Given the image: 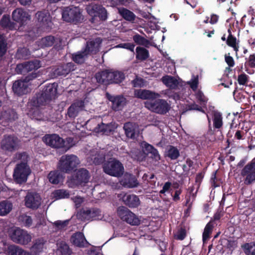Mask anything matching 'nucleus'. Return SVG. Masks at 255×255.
<instances>
[{
	"instance_id": "51",
	"label": "nucleus",
	"mask_w": 255,
	"mask_h": 255,
	"mask_svg": "<svg viewBox=\"0 0 255 255\" xmlns=\"http://www.w3.org/2000/svg\"><path fill=\"white\" fill-rule=\"evenodd\" d=\"M245 67H249L251 68H255V54H250L248 58H246Z\"/></svg>"
},
{
	"instance_id": "41",
	"label": "nucleus",
	"mask_w": 255,
	"mask_h": 255,
	"mask_svg": "<svg viewBox=\"0 0 255 255\" xmlns=\"http://www.w3.org/2000/svg\"><path fill=\"white\" fill-rule=\"evenodd\" d=\"M44 240L43 238L38 239L35 240V242L31 247V250L35 254H38L42 251L44 245Z\"/></svg>"
},
{
	"instance_id": "58",
	"label": "nucleus",
	"mask_w": 255,
	"mask_h": 255,
	"mask_svg": "<svg viewBox=\"0 0 255 255\" xmlns=\"http://www.w3.org/2000/svg\"><path fill=\"white\" fill-rule=\"evenodd\" d=\"M190 88L194 91L197 89L198 85V76H196L191 79V81L188 82Z\"/></svg>"
},
{
	"instance_id": "35",
	"label": "nucleus",
	"mask_w": 255,
	"mask_h": 255,
	"mask_svg": "<svg viewBox=\"0 0 255 255\" xmlns=\"http://www.w3.org/2000/svg\"><path fill=\"white\" fill-rule=\"evenodd\" d=\"M88 54L84 49L73 53L72 55V58L73 61L77 64L83 63L87 58Z\"/></svg>"
},
{
	"instance_id": "38",
	"label": "nucleus",
	"mask_w": 255,
	"mask_h": 255,
	"mask_svg": "<svg viewBox=\"0 0 255 255\" xmlns=\"http://www.w3.org/2000/svg\"><path fill=\"white\" fill-rule=\"evenodd\" d=\"M12 204L7 200L0 202V216H3L8 214L12 210Z\"/></svg>"
},
{
	"instance_id": "6",
	"label": "nucleus",
	"mask_w": 255,
	"mask_h": 255,
	"mask_svg": "<svg viewBox=\"0 0 255 255\" xmlns=\"http://www.w3.org/2000/svg\"><path fill=\"white\" fill-rule=\"evenodd\" d=\"M145 107L158 114L165 115L169 112L170 106L167 101L163 99H156L144 103Z\"/></svg>"
},
{
	"instance_id": "1",
	"label": "nucleus",
	"mask_w": 255,
	"mask_h": 255,
	"mask_svg": "<svg viewBox=\"0 0 255 255\" xmlns=\"http://www.w3.org/2000/svg\"><path fill=\"white\" fill-rule=\"evenodd\" d=\"M57 87V85L55 83L49 84L45 86L42 92L37 93L31 99L30 102L31 106L38 108L49 103L56 97Z\"/></svg>"
},
{
	"instance_id": "18",
	"label": "nucleus",
	"mask_w": 255,
	"mask_h": 255,
	"mask_svg": "<svg viewBox=\"0 0 255 255\" xmlns=\"http://www.w3.org/2000/svg\"><path fill=\"white\" fill-rule=\"evenodd\" d=\"M17 23L19 24L17 30L23 31V28L30 19V15L22 8H17Z\"/></svg>"
},
{
	"instance_id": "62",
	"label": "nucleus",
	"mask_w": 255,
	"mask_h": 255,
	"mask_svg": "<svg viewBox=\"0 0 255 255\" xmlns=\"http://www.w3.org/2000/svg\"><path fill=\"white\" fill-rule=\"evenodd\" d=\"M171 186V183L168 181L163 185L162 189L160 191L159 193L161 194H164L166 191H168Z\"/></svg>"
},
{
	"instance_id": "56",
	"label": "nucleus",
	"mask_w": 255,
	"mask_h": 255,
	"mask_svg": "<svg viewBox=\"0 0 255 255\" xmlns=\"http://www.w3.org/2000/svg\"><path fill=\"white\" fill-rule=\"evenodd\" d=\"M186 236V230L184 228H180L177 233L175 238L179 240H183Z\"/></svg>"
},
{
	"instance_id": "42",
	"label": "nucleus",
	"mask_w": 255,
	"mask_h": 255,
	"mask_svg": "<svg viewBox=\"0 0 255 255\" xmlns=\"http://www.w3.org/2000/svg\"><path fill=\"white\" fill-rule=\"evenodd\" d=\"M133 40L137 45L147 46L149 44L148 40L136 33L133 36Z\"/></svg>"
},
{
	"instance_id": "48",
	"label": "nucleus",
	"mask_w": 255,
	"mask_h": 255,
	"mask_svg": "<svg viewBox=\"0 0 255 255\" xmlns=\"http://www.w3.org/2000/svg\"><path fill=\"white\" fill-rule=\"evenodd\" d=\"M7 51V43L4 37L0 34V58L3 57Z\"/></svg>"
},
{
	"instance_id": "16",
	"label": "nucleus",
	"mask_w": 255,
	"mask_h": 255,
	"mask_svg": "<svg viewBox=\"0 0 255 255\" xmlns=\"http://www.w3.org/2000/svg\"><path fill=\"white\" fill-rule=\"evenodd\" d=\"M40 196L36 193L28 192L25 197V205L26 207L37 209L41 204Z\"/></svg>"
},
{
	"instance_id": "52",
	"label": "nucleus",
	"mask_w": 255,
	"mask_h": 255,
	"mask_svg": "<svg viewBox=\"0 0 255 255\" xmlns=\"http://www.w3.org/2000/svg\"><path fill=\"white\" fill-rule=\"evenodd\" d=\"M59 250L62 255H70L72 252L69 246L65 243L60 244Z\"/></svg>"
},
{
	"instance_id": "46",
	"label": "nucleus",
	"mask_w": 255,
	"mask_h": 255,
	"mask_svg": "<svg viewBox=\"0 0 255 255\" xmlns=\"http://www.w3.org/2000/svg\"><path fill=\"white\" fill-rule=\"evenodd\" d=\"M64 64L59 65L54 71V74L57 76H66L69 73V69Z\"/></svg>"
},
{
	"instance_id": "28",
	"label": "nucleus",
	"mask_w": 255,
	"mask_h": 255,
	"mask_svg": "<svg viewBox=\"0 0 255 255\" xmlns=\"http://www.w3.org/2000/svg\"><path fill=\"white\" fill-rule=\"evenodd\" d=\"M18 225L21 227L29 228L33 224L32 217L26 213H22L17 218Z\"/></svg>"
},
{
	"instance_id": "11",
	"label": "nucleus",
	"mask_w": 255,
	"mask_h": 255,
	"mask_svg": "<svg viewBox=\"0 0 255 255\" xmlns=\"http://www.w3.org/2000/svg\"><path fill=\"white\" fill-rule=\"evenodd\" d=\"M118 214L122 220L132 226H138L140 223L138 217L126 207L120 208L118 209Z\"/></svg>"
},
{
	"instance_id": "31",
	"label": "nucleus",
	"mask_w": 255,
	"mask_h": 255,
	"mask_svg": "<svg viewBox=\"0 0 255 255\" xmlns=\"http://www.w3.org/2000/svg\"><path fill=\"white\" fill-rule=\"evenodd\" d=\"M110 84H120L125 79V75L124 72L119 71H111Z\"/></svg>"
},
{
	"instance_id": "25",
	"label": "nucleus",
	"mask_w": 255,
	"mask_h": 255,
	"mask_svg": "<svg viewBox=\"0 0 255 255\" xmlns=\"http://www.w3.org/2000/svg\"><path fill=\"white\" fill-rule=\"evenodd\" d=\"M16 146V139L11 136H5L1 142V147L2 149L11 151Z\"/></svg>"
},
{
	"instance_id": "50",
	"label": "nucleus",
	"mask_w": 255,
	"mask_h": 255,
	"mask_svg": "<svg viewBox=\"0 0 255 255\" xmlns=\"http://www.w3.org/2000/svg\"><path fill=\"white\" fill-rule=\"evenodd\" d=\"M131 83L133 87L141 88L144 86L145 80L143 78L136 76L135 78L131 81Z\"/></svg>"
},
{
	"instance_id": "4",
	"label": "nucleus",
	"mask_w": 255,
	"mask_h": 255,
	"mask_svg": "<svg viewBox=\"0 0 255 255\" xmlns=\"http://www.w3.org/2000/svg\"><path fill=\"white\" fill-rule=\"evenodd\" d=\"M90 175L89 171L82 168L79 169L68 180L69 186L74 188L79 186H84L89 182Z\"/></svg>"
},
{
	"instance_id": "64",
	"label": "nucleus",
	"mask_w": 255,
	"mask_h": 255,
	"mask_svg": "<svg viewBox=\"0 0 255 255\" xmlns=\"http://www.w3.org/2000/svg\"><path fill=\"white\" fill-rule=\"evenodd\" d=\"M197 98L200 101V102L201 104L206 103L207 101L205 96L204 95L203 93L201 92H199L197 93Z\"/></svg>"
},
{
	"instance_id": "17",
	"label": "nucleus",
	"mask_w": 255,
	"mask_h": 255,
	"mask_svg": "<svg viewBox=\"0 0 255 255\" xmlns=\"http://www.w3.org/2000/svg\"><path fill=\"white\" fill-rule=\"evenodd\" d=\"M40 67V61L38 60L27 61L21 64H17V74H22L33 70H37Z\"/></svg>"
},
{
	"instance_id": "33",
	"label": "nucleus",
	"mask_w": 255,
	"mask_h": 255,
	"mask_svg": "<svg viewBox=\"0 0 255 255\" xmlns=\"http://www.w3.org/2000/svg\"><path fill=\"white\" fill-rule=\"evenodd\" d=\"M123 128L127 137L133 139L135 138V126L134 124L131 122L126 123Z\"/></svg>"
},
{
	"instance_id": "59",
	"label": "nucleus",
	"mask_w": 255,
	"mask_h": 255,
	"mask_svg": "<svg viewBox=\"0 0 255 255\" xmlns=\"http://www.w3.org/2000/svg\"><path fill=\"white\" fill-rule=\"evenodd\" d=\"M230 53L225 55V60L229 67H234L235 66V61L233 58L230 55Z\"/></svg>"
},
{
	"instance_id": "12",
	"label": "nucleus",
	"mask_w": 255,
	"mask_h": 255,
	"mask_svg": "<svg viewBox=\"0 0 255 255\" xmlns=\"http://www.w3.org/2000/svg\"><path fill=\"white\" fill-rule=\"evenodd\" d=\"M241 175L245 177V183L250 185L255 181V161L248 163L242 170Z\"/></svg>"
},
{
	"instance_id": "43",
	"label": "nucleus",
	"mask_w": 255,
	"mask_h": 255,
	"mask_svg": "<svg viewBox=\"0 0 255 255\" xmlns=\"http://www.w3.org/2000/svg\"><path fill=\"white\" fill-rule=\"evenodd\" d=\"M213 228V226L211 222H210L206 224L202 235V240L204 243L209 239Z\"/></svg>"
},
{
	"instance_id": "19",
	"label": "nucleus",
	"mask_w": 255,
	"mask_h": 255,
	"mask_svg": "<svg viewBox=\"0 0 255 255\" xmlns=\"http://www.w3.org/2000/svg\"><path fill=\"white\" fill-rule=\"evenodd\" d=\"M134 95L136 98L142 100H155L159 96V94L154 92L145 89L135 90Z\"/></svg>"
},
{
	"instance_id": "27",
	"label": "nucleus",
	"mask_w": 255,
	"mask_h": 255,
	"mask_svg": "<svg viewBox=\"0 0 255 255\" xmlns=\"http://www.w3.org/2000/svg\"><path fill=\"white\" fill-rule=\"evenodd\" d=\"M110 71L105 70L97 72L95 75L97 82L104 85L110 84Z\"/></svg>"
},
{
	"instance_id": "63",
	"label": "nucleus",
	"mask_w": 255,
	"mask_h": 255,
	"mask_svg": "<svg viewBox=\"0 0 255 255\" xmlns=\"http://www.w3.org/2000/svg\"><path fill=\"white\" fill-rule=\"evenodd\" d=\"M189 110H197L205 113V111L202 109V107L199 106L198 105L193 104L189 106Z\"/></svg>"
},
{
	"instance_id": "20",
	"label": "nucleus",
	"mask_w": 255,
	"mask_h": 255,
	"mask_svg": "<svg viewBox=\"0 0 255 255\" xmlns=\"http://www.w3.org/2000/svg\"><path fill=\"white\" fill-rule=\"evenodd\" d=\"M121 184L125 187L133 188L137 186L138 182L134 175L126 172L121 181Z\"/></svg>"
},
{
	"instance_id": "45",
	"label": "nucleus",
	"mask_w": 255,
	"mask_h": 255,
	"mask_svg": "<svg viewBox=\"0 0 255 255\" xmlns=\"http://www.w3.org/2000/svg\"><path fill=\"white\" fill-rule=\"evenodd\" d=\"M242 247L246 254L248 255H255V243H246Z\"/></svg>"
},
{
	"instance_id": "60",
	"label": "nucleus",
	"mask_w": 255,
	"mask_h": 255,
	"mask_svg": "<svg viewBox=\"0 0 255 255\" xmlns=\"http://www.w3.org/2000/svg\"><path fill=\"white\" fill-rule=\"evenodd\" d=\"M182 192V189L181 187L178 190H176L174 195L172 196V200L176 202L179 201L180 200V195Z\"/></svg>"
},
{
	"instance_id": "55",
	"label": "nucleus",
	"mask_w": 255,
	"mask_h": 255,
	"mask_svg": "<svg viewBox=\"0 0 255 255\" xmlns=\"http://www.w3.org/2000/svg\"><path fill=\"white\" fill-rule=\"evenodd\" d=\"M117 47L129 50L133 52L135 45L132 43H124L119 44Z\"/></svg>"
},
{
	"instance_id": "40",
	"label": "nucleus",
	"mask_w": 255,
	"mask_h": 255,
	"mask_svg": "<svg viewBox=\"0 0 255 255\" xmlns=\"http://www.w3.org/2000/svg\"><path fill=\"white\" fill-rule=\"evenodd\" d=\"M213 127L215 128H220L223 126V117L218 112H215L213 116Z\"/></svg>"
},
{
	"instance_id": "8",
	"label": "nucleus",
	"mask_w": 255,
	"mask_h": 255,
	"mask_svg": "<svg viewBox=\"0 0 255 255\" xmlns=\"http://www.w3.org/2000/svg\"><path fill=\"white\" fill-rule=\"evenodd\" d=\"M43 141L52 148H62L64 152H66L68 149L65 146V140L57 134H46L43 137Z\"/></svg>"
},
{
	"instance_id": "36",
	"label": "nucleus",
	"mask_w": 255,
	"mask_h": 255,
	"mask_svg": "<svg viewBox=\"0 0 255 255\" xmlns=\"http://www.w3.org/2000/svg\"><path fill=\"white\" fill-rule=\"evenodd\" d=\"M149 57L148 50L144 47L138 46L136 48V59L139 61L146 60Z\"/></svg>"
},
{
	"instance_id": "57",
	"label": "nucleus",
	"mask_w": 255,
	"mask_h": 255,
	"mask_svg": "<svg viewBox=\"0 0 255 255\" xmlns=\"http://www.w3.org/2000/svg\"><path fill=\"white\" fill-rule=\"evenodd\" d=\"M248 76L245 73L241 74L238 76V81L240 85H244L248 81Z\"/></svg>"
},
{
	"instance_id": "47",
	"label": "nucleus",
	"mask_w": 255,
	"mask_h": 255,
	"mask_svg": "<svg viewBox=\"0 0 255 255\" xmlns=\"http://www.w3.org/2000/svg\"><path fill=\"white\" fill-rule=\"evenodd\" d=\"M30 55V51L25 47L18 48L17 50V59H26Z\"/></svg>"
},
{
	"instance_id": "14",
	"label": "nucleus",
	"mask_w": 255,
	"mask_h": 255,
	"mask_svg": "<svg viewBox=\"0 0 255 255\" xmlns=\"http://www.w3.org/2000/svg\"><path fill=\"white\" fill-rule=\"evenodd\" d=\"M85 103L83 100H77L73 102L68 108L66 116L70 120H74L79 113L84 110Z\"/></svg>"
},
{
	"instance_id": "37",
	"label": "nucleus",
	"mask_w": 255,
	"mask_h": 255,
	"mask_svg": "<svg viewBox=\"0 0 255 255\" xmlns=\"http://www.w3.org/2000/svg\"><path fill=\"white\" fill-rule=\"evenodd\" d=\"M162 81L167 87L171 89L175 88L179 84L178 80L176 78L168 75L163 76L162 78Z\"/></svg>"
},
{
	"instance_id": "2",
	"label": "nucleus",
	"mask_w": 255,
	"mask_h": 255,
	"mask_svg": "<svg viewBox=\"0 0 255 255\" xmlns=\"http://www.w3.org/2000/svg\"><path fill=\"white\" fill-rule=\"evenodd\" d=\"M29 159V156L26 152L19 153L17 157V160L20 161L17 163V184L25 183L31 174V170L28 164Z\"/></svg>"
},
{
	"instance_id": "30",
	"label": "nucleus",
	"mask_w": 255,
	"mask_h": 255,
	"mask_svg": "<svg viewBox=\"0 0 255 255\" xmlns=\"http://www.w3.org/2000/svg\"><path fill=\"white\" fill-rule=\"evenodd\" d=\"M164 156L170 160H176L180 156L179 150L174 146L168 145L166 149Z\"/></svg>"
},
{
	"instance_id": "49",
	"label": "nucleus",
	"mask_w": 255,
	"mask_h": 255,
	"mask_svg": "<svg viewBox=\"0 0 255 255\" xmlns=\"http://www.w3.org/2000/svg\"><path fill=\"white\" fill-rule=\"evenodd\" d=\"M228 32L229 33V35L226 40L227 44L229 46L232 47L238 44V43L237 42V38L236 37L232 35L231 29L230 28H229L228 29Z\"/></svg>"
},
{
	"instance_id": "34",
	"label": "nucleus",
	"mask_w": 255,
	"mask_h": 255,
	"mask_svg": "<svg viewBox=\"0 0 255 255\" xmlns=\"http://www.w3.org/2000/svg\"><path fill=\"white\" fill-rule=\"evenodd\" d=\"M0 25L3 28L13 30L15 27V23L11 21L9 15L4 14L0 20Z\"/></svg>"
},
{
	"instance_id": "3",
	"label": "nucleus",
	"mask_w": 255,
	"mask_h": 255,
	"mask_svg": "<svg viewBox=\"0 0 255 255\" xmlns=\"http://www.w3.org/2000/svg\"><path fill=\"white\" fill-rule=\"evenodd\" d=\"M80 162L79 158L74 154L62 155L57 164V169L63 173L69 174L75 171Z\"/></svg>"
},
{
	"instance_id": "15",
	"label": "nucleus",
	"mask_w": 255,
	"mask_h": 255,
	"mask_svg": "<svg viewBox=\"0 0 255 255\" xmlns=\"http://www.w3.org/2000/svg\"><path fill=\"white\" fill-rule=\"evenodd\" d=\"M106 97L112 103V109L115 111L122 110L127 103L126 98L123 95L114 96L107 93Z\"/></svg>"
},
{
	"instance_id": "54",
	"label": "nucleus",
	"mask_w": 255,
	"mask_h": 255,
	"mask_svg": "<svg viewBox=\"0 0 255 255\" xmlns=\"http://www.w3.org/2000/svg\"><path fill=\"white\" fill-rule=\"evenodd\" d=\"M69 222V220H66L65 221L57 220L53 223V225L58 230H62L68 226Z\"/></svg>"
},
{
	"instance_id": "39",
	"label": "nucleus",
	"mask_w": 255,
	"mask_h": 255,
	"mask_svg": "<svg viewBox=\"0 0 255 255\" xmlns=\"http://www.w3.org/2000/svg\"><path fill=\"white\" fill-rule=\"evenodd\" d=\"M55 41L54 36L48 35L42 38L40 41V44L42 48L49 47L53 46Z\"/></svg>"
},
{
	"instance_id": "32",
	"label": "nucleus",
	"mask_w": 255,
	"mask_h": 255,
	"mask_svg": "<svg viewBox=\"0 0 255 255\" xmlns=\"http://www.w3.org/2000/svg\"><path fill=\"white\" fill-rule=\"evenodd\" d=\"M118 13L124 19L130 22H133L136 17L135 14L132 11L125 7L119 8Z\"/></svg>"
},
{
	"instance_id": "61",
	"label": "nucleus",
	"mask_w": 255,
	"mask_h": 255,
	"mask_svg": "<svg viewBox=\"0 0 255 255\" xmlns=\"http://www.w3.org/2000/svg\"><path fill=\"white\" fill-rule=\"evenodd\" d=\"M151 154V157L154 158L156 160H160V156L158 153V151L157 149L153 147V149H152L150 153Z\"/></svg>"
},
{
	"instance_id": "29",
	"label": "nucleus",
	"mask_w": 255,
	"mask_h": 255,
	"mask_svg": "<svg viewBox=\"0 0 255 255\" xmlns=\"http://www.w3.org/2000/svg\"><path fill=\"white\" fill-rule=\"evenodd\" d=\"M114 130L113 125L111 123L105 124L101 123V124H98L94 129L96 132L102 133V134L108 135Z\"/></svg>"
},
{
	"instance_id": "13",
	"label": "nucleus",
	"mask_w": 255,
	"mask_h": 255,
	"mask_svg": "<svg viewBox=\"0 0 255 255\" xmlns=\"http://www.w3.org/2000/svg\"><path fill=\"white\" fill-rule=\"evenodd\" d=\"M35 16L42 30L49 31L51 28L52 22L50 14L48 12L38 11L36 13Z\"/></svg>"
},
{
	"instance_id": "53",
	"label": "nucleus",
	"mask_w": 255,
	"mask_h": 255,
	"mask_svg": "<svg viewBox=\"0 0 255 255\" xmlns=\"http://www.w3.org/2000/svg\"><path fill=\"white\" fill-rule=\"evenodd\" d=\"M140 146L142 147V151L145 156L148 155L150 151L153 149L154 147L153 146L145 141L141 142Z\"/></svg>"
},
{
	"instance_id": "5",
	"label": "nucleus",
	"mask_w": 255,
	"mask_h": 255,
	"mask_svg": "<svg viewBox=\"0 0 255 255\" xmlns=\"http://www.w3.org/2000/svg\"><path fill=\"white\" fill-rule=\"evenodd\" d=\"M103 170L106 174L114 177H121L124 172V167L122 163L116 159L108 161L103 166Z\"/></svg>"
},
{
	"instance_id": "9",
	"label": "nucleus",
	"mask_w": 255,
	"mask_h": 255,
	"mask_svg": "<svg viewBox=\"0 0 255 255\" xmlns=\"http://www.w3.org/2000/svg\"><path fill=\"white\" fill-rule=\"evenodd\" d=\"M86 10L90 15L97 17L101 21H106L108 18L107 11L102 5L91 3L87 6Z\"/></svg>"
},
{
	"instance_id": "23",
	"label": "nucleus",
	"mask_w": 255,
	"mask_h": 255,
	"mask_svg": "<svg viewBox=\"0 0 255 255\" xmlns=\"http://www.w3.org/2000/svg\"><path fill=\"white\" fill-rule=\"evenodd\" d=\"M102 40L100 38L89 40L86 43V46L84 49L88 55L96 54L99 51L100 45Z\"/></svg>"
},
{
	"instance_id": "21",
	"label": "nucleus",
	"mask_w": 255,
	"mask_h": 255,
	"mask_svg": "<svg viewBox=\"0 0 255 255\" xmlns=\"http://www.w3.org/2000/svg\"><path fill=\"white\" fill-rule=\"evenodd\" d=\"M32 237L27 231L17 227V244L27 245L31 241Z\"/></svg>"
},
{
	"instance_id": "10",
	"label": "nucleus",
	"mask_w": 255,
	"mask_h": 255,
	"mask_svg": "<svg viewBox=\"0 0 255 255\" xmlns=\"http://www.w3.org/2000/svg\"><path fill=\"white\" fill-rule=\"evenodd\" d=\"M36 73H31L24 78L17 80V95L22 96L28 93L30 89L28 87L29 82L37 78Z\"/></svg>"
},
{
	"instance_id": "26",
	"label": "nucleus",
	"mask_w": 255,
	"mask_h": 255,
	"mask_svg": "<svg viewBox=\"0 0 255 255\" xmlns=\"http://www.w3.org/2000/svg\"><path fill=\"white\" fill-rule=\"evenodd\" d=\"M48 178L51 183L58 184L63 182L64 176H63V172L58 169L50 171L48 175Z\"/></svg>"
},
{
	"instance_id": "24",
	"label": "nucleus",
	"mask_w": 255,
	"mask_h": 255,
	"mask_svg": "<svg viewBox=\"0 0 255 255\" xmlns=\"http://www.w3.org/2000/svg\"><path fill=\"white\" fill-rule=\"evenodd\" d=\"M71 241L75 246L78 247H84L89 244L83 233L77 232L74 233L71 238Z\"/></svg>"
},
{
	"instance_id": "22",
	"label": "nucleus",
	"mask_w": 255,
	"mask_h": 255,
	"mask_svg": "<svg viewBox=\"0 0 255 255\" xmlns=\"http://www.w3.org/2000/svg\"><path fill=\"white\" fill-rule=\"evenodd\" d=\"M122 199L124 203L130 208H137L140 204L138 197L134 194H126Z\"/></svg>"
},
{
	"instance_id": "44",
	"label": "nucleus",
	"mask_w": 255,
	"mask_h": 255,
	"mask_svg": "<svg viewBox=\"0 0 255 255\" xmlns=\"http://www.w3.org/2000/svg\"><path fill=\"white\" fill-rule=\"evenodd\" d=\"M53 194L56 200L67 198L69 197V193L63 189L56 190L53 192Z\"/></svg>"
},
{
	"instance_id": "7",
	"label": "nucleus",
	"mask_w": 255,
	"mask_h": 255,
	"mask_svg": "<svg viewBox=\"0 0 255 255\" xmlns=\"http://www.w3.org/2000/svg\"><path fill=\"white\" fill-rule=\"evenodd\" d=\"M62 18L65 21L75 24L81 22L83 20V16L78 7H66L62 12Z\"/></svg>"
}]
</instances>
